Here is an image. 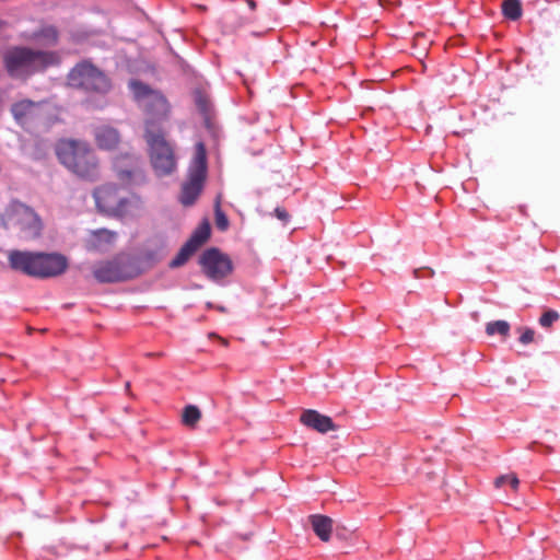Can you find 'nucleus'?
Returning <instances> with one entry per match:
<instances>
[{"mask_svg": "<svg viewBox=\"0 0 560 560\" xmlns=\"http://www.w3.org/2000/svg\"><path fill=\"white\" fill-rule=\"evenodd\" d=\"M59 163L75 177L95 183L102 178L101 159L86 140L66 138L56 143Z\"/></svg>", "mask_w": 560, "mask_h": 560, "instance_id": "obj_1", "label": "nucleus"}, {"mask_svg": "<svg viewBox=\"0 0 560 560\" xmlns=\"http://www.w3.org/2000/svg\"><path fill=\"white\" fill-rule=\"evenodd\" d=\"M10 267L34 278H51L62 275L68 268L66 256L57 253L11 250L8 255Z\"/></svg>", "mask_w": 560, "mask_h": 560, "instance_id": "obj_2", "label": "nucleus"}, {"mask_svg": "<svg viewBox=\"0 0 560 560\" xmlns=\"http://www.w3.org/2000/svg\"><path fill=\"white\" fill-rule=\"evenodd\" d=\"M3 62L10 77L26 80L49 67L58 66L60 56L50 50L15 47L5 51Z\"/></svg>", "mask_w": 560, "mask_h": 560, "instance_id": "obj_3", "label": "nucleus"}, {"mask_svg": "<svg viewBox=\"0 0 560 560\" xmlns=\"http://www.w3.org/2000/svg\"><path fill=\"white\" fill-rule=\"evenodd\" d=\"M129 88L143 113V135L164 131L163 125L170 115V104L165 96L138 80H131Z\"/></svg>", "mask_w": 560, "mask_h": 560, "instance_id": "obj_4", "label": "nucleus"}, {"mask_svg": "<svg viewBox=\"0 0 560 560\" xmlns=\"http://www.w3.org/2000/svg\"><path fill=\"white\" fill-rule=\"evenodd\" d=\"M0 225L16 234L22 241H33L40 236L43 222L28 206L13 201L0 214Z\"/></svg>", "mask_w": 560, "mask_h": 560, "instance_id": "obj_5", "label": "nucleus"}, {"mask_svg": "<svg viewBox=\"0 0 560 560\" xmlns=\"http://www.w3.org/2000/svg\"><path fill=\"white\" fill-rule=\"evenodd\" d=\"M207 151L202 142L195 145V155L188 168L187 180L182 185L179 201L184 206H191L200 196L207 178Z\"/></svg>", "mask_w": 560, "mask_h": 560, "instance_id": "obj_6", "label": "nucleus"}, {"mask_svg": "<svg viewBox=\"0 0 560 560\" xmlns=\"http://www.w3.org/2000/svg\"><path fill=\"white\" fill-rule=\"evenodd\" d=\"M93 197L101 212L114 217L127 214L132 205L139 201L136 196L132 199L124 196L117 185L110 183L96 187L93 190Z\"/></svg>", "mask_w": 560, "mask_h": 560, "instance_id": "obj_7", "label": "nucleus"}, {"mask_svg": "<svg viewBox=\"0 0 560 560\" xmlns=\"http://www.w3.org/2000/svg\"><path fill=\"white\" fill-rule=\"evenodd\" d=\"M148 144L150 161L154 172L162 176L176 168V159L172 144L165 138V131L143 135Z\"/></svg>", "mask_w": 560, "mask_h": 560, "instance_id": "obj_8", "label": "nucleus"}, {"mask_svg": "<svg viewBox=\"0 0 560 560\" xmlns=\"http://www.w3.org/2000/svg\"><path fill=\"white\" fill-rule=\"evenodd\" d=\"M68 79L72 86L85 91L106 93L110 89V82L107 77L88 61L78 63L70 71Z\"/></svg>", "mask_w": 560, "mask_h": 560, "instance_id": "obj_9", "label": "nucleus"}, {"mask_svg": "<svg viewBox=\"0 0 560 560\" xmlns=\"http://www.w3.org/2000/svg\"><path fill=\"white\" fill-rule=\"evenodd\" d=\"M112 166L119 182L127 186H139L147 182L144 164L133 153H120L113 158Z\"/></svg>", "mask_w": 560, "mask_h": 560, "instance_id": "obj_10", "label": "nucleus"}, {"mask_svg": "<svg viewBox=\"0 0 560 560\" xmlns=\"http://www.w3.org/2000/svg\"><path fill=\"white\" fill-rule=\"evenodd\" d=\"M199 264L203 273L211 280H220L233 270L232 260L220 249L212 247L202 253Z\"/></svg>", "mask_w": 560, "mask_h": 560, "instance_id": "obj_11", "label": "nucleus"}, {"mask_svg": "<svg viewBox=\"0 0 560 560\" xmlns=\"http://www.w3.org/2000/svg\"><path fill=\"white\" fill-rule=\"evenodd\" d=\"M93 276L101 283L118 282L128 278L118 259L96 264L93 267Z\"/></svg>", "mask_w": 560, "mask_h": 560, "instance_id": "obj_12", "label": "nucleus"}, {"mask_svg": "<svg viewBox=\"0 0 560 560\" xmlns=\"http://www.w3.org/2000/svg\"><path fill=\"white\" fill-rule=\"evenodd\" d=\"M93 139L101 151H116L121 143V133L113 126L101 125L93 129Z\"/></svg>", "mask_w": 560, "mask_h": 560, "instance_id": "obj_13", "label": "nucleus"}, {"mask_svg": "<svg viewBox=\"0 0 560 560\" xmlns=\"http://www.w3.org/2000/svg\"><path fill=\"white\" fill-rule=\"evenodd\" d=\"M300 421L305 427L319 433H327L328 431H335L338 429L330 417L322 415L317 410L313 409L304 410L300 417Z\"/></svg>", "mask_w": 560, "mask_h": 560, "instance_id": "obj_14", "label": "nucleus"}, {"mask_svg": "<svg viewBox=\"0 0 560 560\" xmlns=\"http://www.w3.org/2000/svg\"><path fill=\"white\" fill-rule=\"evenodd\" d=\"M116 236L115 232L106 229L93 231L86 241V248L89 250H105L115 243Z\"/></svg>", "mask_w": 560, "mask_h": 560, "instance_id": "obj_15", "label": "nucleus"}, {"mask_svg": "<svg viewBox=\"0 0 560 560\" xmlns=\"http://www.w3.org/2000/svg\"><path fill=\"white\" fill-rule=\"evenodd\" d=\"M40 103L31 100H22L12 104L11 113L16 121L23 124L36 115Z\"/></svg>", "mask_w": 560, "mask_h": 560, "instance_id": "obj_16", "label": "nucleus"}, {"mask_svg": "<svg viewBox=\"0 0 560 560\" xmlns=\"http://www.w3.org/2000/svg\"><path fill=\"white\" fill-rule=\"evenodd\" d=\"M308 520L316 536L322 541H328L332 532V520L322 514L311 515Z\"/></svg>", "mask_w": 560, "mask_h": 560, "instance_id": "obj_17", "label": "nucleus"}, {"mask_svg": "<svg viewBox=\"0 0 560 560\" xmlns=\"http://www.w3.org/2000/svg\"><path fill=\"white\" fill-rule=\"evenodd\" d=\"M210 237V224L205 221L202 222L189 237V240L185 243L189 245L192 250H197L201 247Z\"/></svg>", "mask_w": 560, "mask_h": 560, "instance_id": "obj_18", "label": "nucleus"}, {"mask_svg": "<svg viewBox=\"0 0 560 560\" xmlns=\"http://www.w3.org/2000/svg\"><path fill=\"white\" fill-rule=\"evenodd\" d=\"M493 485L497 490L505 488L506 493L515 494L518 490L520 480H518L516 474L510 472V474L497 477Z\"/></svg>", "mask_w": 560, "mask_h": 560, "instance_id": "obj_19", "label": "nucleus"}, {"mask_svg": "<svg viewBox=\"0 0 560 560\" xmlns=\"http://www.w3.org/2000/svg\"><path fill=\"white\" fill-rule=\"evenodd\" d=\"M201 419V411L195 405H188L184 408L182 413V422L188 428H195Z\"/></svg>", "mask_w": 560, "mask_h": 560, "instance_id": "obj_20", "label": "nucleus"}, {"mask_svg": "<svg viewBox=\"0 0 560 560\" xmlns=\"http://www.w3.org/2000/svg\"><path fill=\"white\" fill-rule=\"evenodd\" d=\"M194 98L199 112L203 115L206 119H208L210 117L212 107L209 96L202 91L196 90L194 92Z\"/></svg>", "mask_w": 560, "mask_h": 560, "instance_id": "obj_21", "label": "nucleus"}, {"mask_svg": "<svg viewBox=\"0 0 560 560\" xmlns=\"http://www.w3.org/2000/svg\"><path fill=\"white\" fill-rule=\"evenodd\" d=\"M502 13L510 20H517L522 15V4L520 0H505L502 3Z\"/></svg>", "mask_w": 560, "mask_h": 560, "instance_id": "obj_22", "label": "nucleus"}, {"mask_svg": "<svg viewBox=\"0 0 560 560\" xmlns=\"http://www.w3.org/2000/svg\"><path fill=\"white\" fill-rule=\"evenodd\" d=\"M195 253L189 245L184 244L174 259L171 260V268H178L187 262L190 256Z\"/></svg>", "mask_w": 560, "mask_h": 560, "instance_id": "obj_23", "label": "nucleus"}, {"mask_svg": "<svg viewBox=\"0 0 560 560\" xmlns=\"http://www.w3.org/2000/svg\"><path fill=\"white\" fill-rule=\"evenodd\" d=\"M215 225L220 231H225L229 228V220L225 213L221 210L219 202L214 211Z\"/></svg>", "mask_w": 560, "mask_h": 560, "instance_id": "obj_24", "label": "nucleus"}, {"mask_svg": "<svg viewBox=\"0 0 560 560\" xmlns=\"http://www.w3.org/2000/svg\"><path fill=\"white\" fill-rule=\"evenodd\" d=\"M559 319V314L556 311L549 310L545 312L539 318V324L542 327H550L556 320Z\"/></svg>", "mask_w": 560, "mask_h": 560, "instance_id": "obj_25", "label": "nucleus"}, {"mask_svg": "<svg viewBox=\"0 0 560 560\" xmlns=\"http://www.w3.org/2000/svg\"><path fill=\"white\" fill-rule=\"evenodd\" d=\"M510 331V324L505 320H497L492 323V334L498 332L503 337H506Z\"/></svg>", "mask_w": 560, "mask_h": 560, "instance_id": "obj_26", "label": "nucleus"}, {"mask_svg": "<svg viewBox=\"0 0 560 560\" xmlns=\"http://www.w3.org/2000/svg\"><path fill=\"white\" fill-rule=\"evenodd\" d=\"M420 40H416V38L413 37L412 38V47L413 48H417L418 46H421L422 47V50L421 51H417L416 54L418 55H425V49L429 45L432 44L431 40H429V37L427 36H423V37H419Z\"/></svg>", "mask_w": 560, "mask_h": 560, "instance_id": "obj_27", "label": "nucleus"}, {"mask_svg": "<svg viewBox=\"0 0 560 560\" xmlns=\"http://www.w3.org/2000/svg\"><path fill=\"white\" fill-rule=\"evenodd\" d=\"M535 331L530 328H526L520 337V341L523 345H528L534 341Z\"/></svg>", "mask_w": 560, "mask_h": 560, "instance_id": "obj_28", "label": "nucleus"}, {"mask_svg": "<svg viewBox=\"0 0 560 560\" xmlns=\"http://www.w3.org/2000/svg\"><path fill=\"white\" fill-rule=\"evenodd\" d=\"M275 214H276V217H277L279 220H281V221H282V222H284V223H287V222L289 221L290 215H289V213L287 212V210H285V209H283V208H280V207L276 208V209H275Z\"/></svg>", "mask_w": 560, "mask_h": 560, "instance_id": "obj_29", "label": "nucleus"}, {"mask_svg": "<svg viewBox=\"0 0 560 560\" xmlns=\"http://www.w3.org/2000/svg\"><path fill=\"white\" fill-rule=\"evenodd\" d=\"M456 37H448L447 40L444 43V48L448 49L450 47H453L456 45Z\"/></svg>", "mask_w": 560, "mask_h": 560, "instance_id": "obj_30", "label": "nucleus"}, {"mask_svg": "<svg viewBox=\"0 0 560 560\" xmlns=\"http://www.w3.org/2000/svg\"><path fill=\"white\" fill-rule=\"evenodd\" d=\"M209 337H210V338H213V337L218 338V339L220 340V342H221L223 346H225V347L229 345V341H228L226 339H224V338H222V337L217 336L214 332H210V334H209Z\"/></svg>", "mask_w": 560, "mask_h": 560, "instance_id": "obj_31", "label": "nucleus"}, {"mask_svg": "<svg viewBox=\"0 0 560 560\" xmlns=\"http://www.w3.org/2000/svg\"><path fill=\"white\" fill-rule=\"evenodd\" d=\"M479 308L476 306V308L471 312V317L474 320H478L479 319Z\"/></svg>", "mask_w": 560, "mask_h": 560, "instance_id": "obj_32", "label": "nucleus"}, {"mask_svg": "<svg viewBox=\"0 0 560 560\" xmlns=\"http://www.w3.org/2000/svg\"><path fill=\"white\" fill-rule=\"evenodd\" d=\"M163 353L162 352H156V353H147V357H152V358H160L162 357Z\"/></svg>", "mask_w": 560, "mask_h": 560, "instance_id": "obj_33", "label": "nucleus"}, {"mask_svg": "<svg viewBox=\"0 0 560 560\" xmlns=\"http://www.w3.org/2000/svg\"><path fill=\"white\" fill-rule=\"evenodd\" d=\"M486 332H487L488 335H490V323H488V324L486 325Z\"/></svg>", "mask_w": 560, "mask_h": 560, "instance_id": "obj_34", "label": "nucleus"}, {"mask_svg": "<svg viewBox=\"0 0 560 560\" xmlns=\"http://www.w3.org/2000/svg\"><path fill=\"white\" fill-rule=\"evenodd\" d=\"M315 45H316V42H314V40L310 42V46H312V47H313V46H315Z\"/></svg>", "mask_w": 560, "mask_h": 560, "instance_id": "obj_35", "label": "nucleus"}]
</instances>
